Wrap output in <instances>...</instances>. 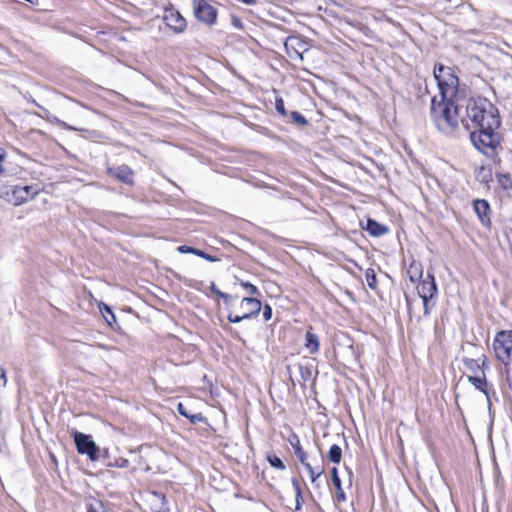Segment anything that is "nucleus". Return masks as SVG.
I'll return each instance as SVG.
<instances>
[{
  "label": "nucleus",
  "mask_w": 512,
  "mask_h": 512,
  "mask_svg": "<svg viewBox=\"0 0 512 512\" xmlns=\"http://www.w3.org/2000/svg\"><path fill=\"white\" fill-rule=\"evenodd\" d=\"M303 465L306 468V470L308 471L312 483H315L316 480L324 473L323 467L316 470L312 467V465L309 462H307Z\"/></svg>",
  "instance_id": "nucleus-27"
},
{
  "label": "nucleus",
  "mask_w": 512,
  "mask_h": 512,
  "mask_svg": "<svg viewBox=\"0 0 512 512\" xmlns=\"http://www.w3.org/2000/svg\"><path fill=\"white\" fill-rule=\"evenodd\" d=\"M0 379L3 380L2 386H5L6 382H7V378H6V372L3 368H0Z\"/></svg>",
  "instance_id": "nucleus-44"
},
{
  "label": "nucleus",
  "mask_w": 512,
  "mask_h": 512,
  "mask_svg": "<svg viewBox=\"0 0 512 512\" xmlns=\"http://www.w3.org/2000/svg\"><path fill=\"white\" fill-rule=\"evenodd\" d=\"M291 482H292V486L294 488L295 494L302 493V488H301V484H300L299 480L297 478L293 477L291 479Z\"/></svg>",
  "instance_id": "nucleus-41"
},
{
  "label": "nucleus",
  "mask_w": 512,
  "mask_h": 512,
  "mask_svg": "<svg viewBox=\"0 0 512 512\" xmlns=\"http://www.w3.org/2000/svg\"><path fill=\"white\" fill-rule=\"evenodd\" d=\"M487 408H488V412H489V415H490V418H491V426L493 425V421H494V413L492 411V403L490 404H487Z\"/></svg>",
  "instance_id": "nucleus-46"
},
{
  "label": "nucleus",
  "mask_w": 512,
  "mask_h": 512,
  "mask_svg": "<svg viewBox=\"0 0 512 512\" xmlns=\"http://www.w3.org/2000/svg\"><path fill=\"white\" fill-rule=\"evenodd\" d=\"M478 361L479 360H477V359H473V358H469V357H463L462 358V362H463L464 366L469 371L474 373V375H477V372L480 370V366L478 365Z\"/></svg>",
  "instance_id": "nucleus-25"
},
{
  "label": "nucleus",
  "mask_w": 512,
  "mask_h": 512,
  "mask_svg": "<svg viewBox=\"0 0 512 512\" xmlns=\"http://www.w3.org/2000/svg\"><path fill=\"white\" fill-rule=\"evenodd\" d=\"M218 2L214 0H192L195 18L202 24L212 27L217 23Z\"/></svg>",
  "instance_id": "nucleus-4"
},
{
  "label": "nucleus",
  "mask_w": 512,
  "mask_h": 512,
  "mask_svg": "<svg viewBox=\"0 0 512 512\" xmlns=\"http://www.w3.org/2000/svg\"><path fill=\"white\" fill-rule=\"evenodd\" d=\"M240 285L248 292L249 295L251 296H254V295H258L259 294V290L258 288L250 283V282H245V281H241L240 282Z\"/></svg>",
  "instance_id": "nucleus-34"
},
{
  "label": "nucleus",
  "mask_w": 512,
  "mask_h": 512,
  "mask_svg": "<svg viewBox=\"0 0 512 512\" xmlns=\"http://www.w3.org/2000/svg\"><path fill=\"white\" fill-rule=\"evenodd\" d=\"M406 302H407V305L409 306V299H408V297H406Z\"/></svg>",
  "instance_id": "nucleus-52"
},
{
  "label": "nucleus",
  "mask_w": 512,
  "mask_h": 512,
  "mask_svg": "<svg viewBox=\"0 0 512 512\" xmlns=\"http://www.w3.org/2000/svg\"><path fill=\"white\" fill-rule=\"evenodd\" d=\"M430 117L438 131L454 136L459 128V106L456 104L454 95L441 98L439 101L434 96L431 99Z\"/></svg>",
  "instance_id": "nucleus-2"
},
{
  "label": "nucleus",
  "mask_w": 512,
  "mask_h": 512,
  "mask_svg": "<svg viewBox=\"0 0 512 512\" xmlns=\"http://www.w3.org/2000/svg\"><path fill=\"white\" fill-rule=\"evenodd\" d=\"M466 115L478 127L469 134L473 146L483 154L494 153L501 144V136L496 131L501 126L498 108L484 97L470 98L466 104Z\"/></svg>",
  "instance_id": "nucleus-1"
},
{
  "label": "nucleus",
  "mask_w": 512,
  "mask_h": 512,
  "mask_svg": "<svg viewBox=\"0 0 512 512\" xmlns=\"http://www.w3.org/2000/svg\"><path fill=\"white\" fill-rule=\"evenodd\" d=\"M418 295L423 301L424 315H429V302L437 295L438 288L435 277L428 272L426 279L422 280L417 287Z\"/></svg>",
  "instance_id": "nucleus-8"
},
{
  "label": "nucleus",
  "mask_w": 512,
  "mask_h": 512,
  "mask_svg": "<svg viewBox=\"0 0 512 512\" xmlns=\"http://www.w3.org/2000/svg\"><path fill=\"white\" fill-rule=\"evenodd\" d=\"M467 381L478 391L487 392V387L490 383L487 381L486 375H467Z\"/></svg>",
  "instance_id": "nucleus-17"
},
{
  "label": "nucleus",
  "mask_w": 512,
  "mask_h": 512,
  "mask_svg": "<svg viewBox=\"0 0 512 512\" xmlns=\"http://www.w3.org/2000/svg\"><path fill=\"white\" fill-rule=\"evenodd\" d=\"M328 459L330 462L334 463V464H339L341 462V459H342V449L339 445L337 444H333L329 451H328V455H327Z\"/></svg>",
  "instance_id": "nucleus-22"
},
{
  "label": "nucleus",
  "mask_w": 512,
  "mask_h": 512,
  "mask_svg": "<svg viewBox=\"0 0 512 512\" xmlns=\"http://www.w3.org/2000/svg\"><path fill=\"white\" fill-rule=\"evenodd\" d=\"M473 208L475 213L477 214L481 223L486 226H491V218H490V205L485 199H476L473 201Z\"/></svg>",
  "instance_id": "nucleus-12"
},
{
  "label": "nucleus",
  "mask_w": 512,
  "mask_h": 512,
  "mask_svg": "<svg viewBox=\"0 0 512 512\" xmlns=\"http://www.w3.org/2000/svg\"><path fill=\"white\" fill-rule=\"evenodd\" d=\"M289 118H290L289 122L298 127H305V126L309 125V122L305 118V116L298 111H292L289 114Z\"/></svg>",
  "instance_id": "nucleus-23"
},
{
  "label": "nucleus",
  "mask_w": 512,
  "mask_h": 512,
  "mask_svg": "<svg viewBox=\"0 0 512 512\" xmlns=\"http://www.w3.org/2000/svg\"><path fill=\"white\" fill-rule=\"evenodd\" d=\"M290 444L293 448V451H294V454L295 456L298 458V460L302 463V464H305L307 463V454L306 452L302 449V446H301V443H300V440L299 438L294 435L293 436V439L290 440Z\"/></svg>",
  "instance_id": "nucleus-20"
},
{
  "label": "nucleus",
  "mask_w": 512,
  "mask_h": 512,
  "mask_svg": "<svg viewBox=\"0 0 512 512\" xmlns=\"http://www.w3.org/2000/svg\"><path fill=\"white\" fill-rule=\"evenodd\" d=\"M129 465V461L124 457L115 458L113 461H108L107 467L126 468Z\"/></svg>",
  "instance_id": "nucleus-30"
},
{
  "label": "nucleus",
  "mask_w": 512,
  "mask_h": 512,
  "mask_svg": "<svg viewBox=\"0 0 512 512\" xmlns=\"http://www.w3.org/2000/svg\"><path fill=\"white\" fill-rule=\"evenodd\" d=\"M295 501H296L295 510H296V511L301 510L302 505H303V503H304V499H303V495H302V493H300V494H295Z\"/></svg>",
  "instance_id": "nucleus-40"
},
{
  "label": "nucleus",
  "mask_w": 512,
  "mask_h": 512,
  "mask_svg": "<svg viewBox=\"0 0 512 512\" xmlns=\"http://www.w3.org/2000/svg\"><path fill=\"white\" fill-rule=\"evenodd\" d=\"M100 457L111 461L108 449H104L102 453L100 452Z\"/></svg>",
  "instance_id": "nucleus-47"
},
{
  "label": "nucleus",
  "mask_w": 512,
  "mask_h": 512,
  "mask_svg": "<svg viewBox=\"0 0 512 512\" xmlns=\"http://www.w3.org/2000/svg\"><path fill=\"white\" fill-rule=\"evenodd\" d=\"M240 2L246 4V5H254L256 4V0H239Z\"/></svg>",
  "instance_id": "nucleus-48"
},
{
  "label": "nucleus",
  "mask_w": 512,
  "mask_h": 512,
  "mask_svg": "<svg viewBox=\"0 0 512 512\" xmlns=\"http://www.w3.org/2000/svg\"><path fill=\"white\" fill-rule=\"evenodd\" d=\"M163 20L165 24L175 33H182L187 27L186 19L178 10L173 8L165 10Z\"/></svg>",
  "instance_id": "nucleus-9"
},
{
  "label": "nucleus",
  "mask_w": 512,
  "mask_h": 512,
  "mask_svg": "<svg viewBox=\"0 0 512 512\" xmlns=\"http://www.w3.org/2000/svg\"><path fill=\"white\" fill-rule=\"evenodd\" d=\"M275 110L278 114H280L283 117L288 116V113L285 109L284 100L282 97H276L275 98Z\"/></svg>",
  "instance_id": "nucleus-33"
},
{
  "label": "nucleus",
  "mask_w": 512,
  "mask_h": 512,
  "mask_svg": "<svg viewBox=\"0 0 512 512\" xmlns=\"http://www.w3.org/2000/svg\"><path fill=\"white\" fill-rule=\"evenodd\" d=\"M76 450L81 455H86L89 460L95 462L100 459V448L89 434L82 433L78 430H72Z\"/></svg>",
  "instance_id": "nucleus-5"
},
{
  "label": "nucleus",
  "mask_w": 512,
  "mask_h": 512,
  "mask_svg": "<svg viewBox=\"0 0 512 512\" xmlns=\"http://www.w3.org/2000/svg\"><path fill=\"white\" fill-rule=\"evenodd\" d=\"M99 310L111 329L114 331H119L121 329L119 323L117 322L116 316L109 305L105 304L104 302H100Z\"/></svg>",
  "instance_id": "nucleus-15"
},
{
  "label": "nucleus",
  "mask_w": 512,
  "mask_h": 512,
  "mask_svg": "<svg viewBox=\"0 0 512 512\" xmlns=\"http://www.w3.org/2000/svg\"><path fill=\"white\" fill-rule=\"evenodd\" d=\"M261 301L255 297H244L241 300L240 309L241 315H234L232 311L227 314V319L230 323H240L243 320H249L259 315L261 311Z\"/></svg>",
  "instance_id": "nucleus-7"
},
{
  "label": "nucleus",
  "mask_w": 512,
  "mask_h": 512,
  "mask_svg": "<svg viewBox=\"0 0 512 512\" xmlns=\"http://www.w3.org/2000/svg\"><path fill=\"white\" fill-rule=\"evenodd\" d=\"M263 318L265 321H269L272 318V308L266 304L263 309Z\"/></svg>",
  "instance_id": "nucleus-39"
},
{
  "label": "nucleus",
  "mask_w": 512,
  "mask_h": 512,
  "mask_svg": "<svg viewBox=\"0 0 512 512\" xmlns=\"http://www.w3.org/2000/svg\"><path fill=\"white\" fill-rule=\"evenodd\" d=\"M487 408H488V412H489V415H490V418H491V426L493 425V421H494V413L492 411V403L490 404H487Z\"/></svg>",
  "instance_id": "nucleus-45"
},
{
  "label": "nucleus",
  "mask_w": 512,
  "mask_h": 512,
  "mask_svg": "<svg viewBox=\"0 0 512 512\" xmlns=\"http://www.w3.org/2000/svg\"><path fill=\"white\" fill-rule=\"evenodd\" d=\"M305 347L310 353L314 354L319 351L320 342L318 336L309 328L305 334Z\"/></svg>",
  "instance_id": "nucleus-19"
},
{
  "label": "nucleus",
  "mask_w": 512,
  "mask_h": 512,
  "mask_svg": "<svg viewBox=\"0 0 512 512\" xmlns=\"http://www.w3.org/2000/svg\"><path fill=\"white\" fill-rule=\"evenodd\" d=\"M330 474H331L332 484L337 491L336 500L338 502H344L346 500V495L342 488V482H341V479L338 474V469L336 467H333L330 471Z\"/></svg>",
  "instance_id": "nucleus-16"
},
{
  "label": "nucleus",
  "mask_w": 512,
  "mask_h": 512,
  "mask_svg": "<svg viewBox=\"0 0 512 512\" xmlns=\"http://www.w3.org/2000/svg\"><path fill=\"white\" fill-rule=\"evenodd\" d=\"M407 273L412 283L418 282L423 274L422 265L416 262L411 263Z\"/></svg>",
  "instance_id": "nucleus-21"
},
{
  "label": "nucleus",
  "mask_w": 512,
  "mask_h": 512,
  "mask_svg": "<svg viewBox=\"0 0 512 512\" xmlns=\"http://www.w3.org/2000/svg\"><path fill=\"white\" fill-rule=\"evenodd\" d=\"M10 191L15 200V204L19 205L24 202H27L30 199H33L38 193L39 189L33 185H25V186H11Z\"/></svg>",
  "instance_id": "nucleus-10"
},
{
  "label": "nucleus",
  "mask_w": 512,
  "mask_h": 512,
  "mask_svg": "<svg viewBox=\"0 0 512 512\" xmlns=\"http://www.w3.org/2000/svg\"><path fill=\"white\" fill-rule=\"evenodd\" d=\"M477 360H479L478 365L480 366V371L482 374H485V371L489 369V362L487 357L484 354H481Z\"/></svg>",
  "instance_id": "nucleus-36"
},
{
  "label": "nucleus",
  "mask_w": 512,
  "mask_h": 512,
  "mask_svg": "<svg viewBox=\"0 0 512 512\" xmlns=\"http://www.w3.org/2000/svg\"><path fill=\"white\" fill-rule=\"evenodd\" d=\"M53 123H56L59 127L63 128V129H67V130H78L77 128L67 124L66 122L58 119L57 117H54V119L52 120Z\"/></svg>",
  "instance_id": "nucleus-37"
},
{
  "label": "nucleus",
  "mask_w": 512,
  "mask_h": 512,
  "mask_svg": "<svg viewBox=\"0 0 512 512\" xmlns=\"http://www.w3.org/2000/svg\"><path fill=\"white\" fill-rule=\"evenodd\" d=\"M87 512H107L104 503L101 500L93 499L86 505Z\"/></svg>",
  "instance_id": "nucleus-24"
},
{
  "label": "nucleus",
  "mask_w": 512,
  "mask_h": 512,
  "mask_svg": "<svg viewBox=\"0 0 512 512\" xmlns=\"http://www.w3.org/2000/svg\"><path fill=\"white\" fill-rule=\"evenodd\" d=\"M108 175L118 181L132 186L134 184V171L128 165H119L107 169Z\"/></svg>",
  "instance_id": "nucleus-11"
},
{
  "label": "nucleus",
  "mask_w": 512,
  "mask_h": 512,
  "mask_svg": "<svg viewBox=\"0 0 512 512\" xmlns=\"http://www.w3.org/2000/svg\"><path fill=\"white\" fill-rule=\"evenodd\" d=\"M266 459L273 468L278 469V470L286 469L284 462L275 454H268L266 456Z\"/></svg>",
  "instance_id": "nucleus-26"
},
{
  "label": "nucleus",
  "mask_w": 512,
  "mask_h": 512,
  "mask_svg": "<svg viewBox=\"0 0 512 512\" xmlns=\"http://www.w3.org/2000/svg\"><path fill=\"white\" fill-rule=\"evenodd\" d=\"M361 228L367 231L373 237H381L389 232V227L377 222L375 219L368 218L366 224L360 223Z\"/></svg>",
  "instance_id": "nucleus-13"
},
{
  "label": "nucleus",
  "mask_w": 512,
  "mask_h": 512,
  "mask_svg": "<svg viewBox=\"0 0 512 512\" xmlns=\"http://www.w3.org/2000/svg\"><path fill=\"white\" fill-rule=\"evenodd\" d=\"M298 369L300 372V376L304 382H308L311 380L312 368L310 366H305V365L299 364Z\"/></svg>",
  "instance_id": "nucleus-29"
},
{
  "label": "nucleus",
  "mask_w": 512,
  "mask_h": 512,
  "mask_svg": "<svg viewBox=\"0 0 512 512\" xmlns=\"http://www.w3.org/2000/svg\"><path fill=\"white\" fill-rule=\"evenodd\" d=\"M177 412L187 418L191 424L205 423L207 424V418L202 413H192L185 404L179 402L177 404Z\"/></svg>",
  "instance_id": "nucleus-14"
},
{
  "label": "nucleus",
  "mask_w": 512,
  "mask_h": 512,
  "mask_svg": "<svg viewBox=\"0 0 512 512\" xmlns=\"http://www.w3.org/2000/svg\"><path fill=\"white\" fill-rule=\"evenodd\" d=\"M498 182L504 189L512 190V178L510 174H500L498 176Z\"/></svg>",
  "instance_id": "nucleus-32"
},
{
  "label": "nucleus",
  "mask_w": 512,
  "mask_h": 512,
  "mask_svg": "<svg viewBox=\"0 0 512 512\" xmlns=\"http://www.w3.org/2000/svg\"><path fill=\"white\" fill-rule=\"evenodd\" d=\"M231 24L235 28L240 29V30H242L244 28V24H243L242 20L236 15H231Z\"/></svg>",
  "instance_id": "nucleus-38"
},
{
  "label": "nucleus",
  "mask_w": 512,
  "mask_h": 512,
  "mask_svg": "<svg viewBox=\"0 0 512 512\" xmlns=\"http://www.w3.org/2000/svg\"><path fill=\"white\" fill-rule=\"evenodd\" d=\"M158 495L161 497L162 501H166V496L164 494H158Z\"/></svg>",
  "instance_id": "nucleus-50"
},
{
  "label": "nucleus",
  "mask_w": 512,
  "mask_h": 512,
  "mask_svg": "<svg viewBox=\"0 0 512 512\" xmlns=\"http://www.w3.org/2000/svg\"><path fill=\"white\" fill-rule=\"evenodd\" d=\"M461 123H463V124H464V126H465V129H466V130H468V129H469V126L465 123V120H464V119H462V120H461Z\"/></svg>",
  "instance_id": "nucleus-49"
},
{
  "label": "nucleus",
  "mask_w": 512,
  "mask_h": 512,
  "mask_svg": "<svg viewBox=\"0 0 512 512\" xmlns=\"http://www.w3.org/2000/svg\"><path fill=\"white\" fill-rule=\"evenodd\" d=\"M487 392H482L485 396H486V399H487V404H490L492 403V399L495 398L497 400V393H496V390L494 388V386L492 384H490L488 387H487Z\"/></svg>",
  "instance_id": "nucleus-35"
},
{
  "label": "nucleus",
  "mask_w": 512,
  "mask_h": 512,
  "mask_svg": "<svg viewBox=\"0 0 512 512\" xmlns=\"http://www.w3.org/2000/svg\"><path fill=\"white\" fill-rule=\"evenodd\" d=\"M493 349L497 359L508 365L512 361V331H499L493 341Z\"/></svg>",
  "instance_id": "nucleus-6"
},
{
  "label": "nucleus",
  "mask_w": 512,
  "mask_h": 512,
  "mask_svg": "<svg viewBox=\"0 0 512 512\" xmlns=\"http://www.w3.org/2000/svg\"><path fill=\"white\" fill-rule=\"evenodd\" d=\"M178 251L180 253H192V254H195L209 262H216L218 261L219 259L216 257V256H213V255H210L208 253H206L205 251L203 250H200V249H197V248H194L192 246H187V245H181L178 247Z\"/></svg>",
  "instance_id": "nucleus-18"
},
{
  "label": "nucleus",
  "mask_w": 512,
  "mask_h": 512,
  "mask_svg": "<svg viewBox=\"0 0 512 512\" xmlns=\"http://www.w3.org/2000/svg\"><path fill=\"white\" fill-rule=\"evenodd\" d=\"M210 290L216 295L218 296L219 298L221 297V295L224 293L222 292L221 290L218 289V287L216 286V284L214 282H211V285H210Z\"/></svg>",
  "instance_id": "nucleus-42"
},
{
  "label": "nucleus",
  "mask_w": 512,
  "mask_h": 512,
  "mask_svg": "<svg viewBox=\"0 0 512 512\" xmlns=\"http://www.w3.org/2000/svg\"><path fill=\"white\" fill-rule=\"evenodd\" d=\"M434 77L437 81V86L441 98L445 99L450 95L457 96L459 89V78L455 74L453 68L436 63L433 70Z\"/></svg>",
  "instance_id": "nucleus-3"
},
{
  "label": "nucleus",
  "mask_w": 512,
  "mask_h": 512,
  "mask_svg": "<svg viewBox=\"0 0 512 512\" xmlns=\"http://www.w3.org/2000/svg\"><path fill=\"white\" fill-rule=\"evenodd\" d=\"M365 277L369 288L375 290L377 288V276L374 269L368 268L365 272Z\"/></svg>",
  "instance_id": "nucleus-28"
},
{
  "label": "nucleus",
  "mask_w": 512,
  "mask_h": 512,
  "mask_svg": "<svg viewBox=\"0 0 512 512\" xmlns=\"http://www.w3.org/2000/svg\"><path fill=\"white\" fill-rule=\"evenodd\" d=\"M346 469H347V471L349 472V474L351 475V474H352V471H351L348 467H346Z\"/></svg>",
  "instance_id": "nucleus-51"
},
{
  "label": "nucleus",
  "mask_w": 512,
  "mask_h": 512,
  "mask_svg": "<svg viewBox=\"0 0 512 512\" xmlns=\"http://www.w3.org/2000/svg\"><path fill=\"white\" fill-rule=\"evenodd\" d=\"M226 331H229L231 336L234 338V339H237V340H241V337L239 335V333L237 331H233L232 328H224Z\"/></svg>",
  "instance_id": "nucleus-43"
},
{
  "label": "nucleus",
  "mask_w": 512,
  "mask_h": 512,
  "mask_svg": "<svg viewBox=\"0 0 512 512\" xmlns=\"http://www.w3.org/2000/svg\"><path fill=\"white\" fill-rule=\"evenodd\" d=\"M220 298L224 300L226 309L229 312L232 311L231 308L234 306V303L238 299V296H234L224 292Z\"/></svg>",
  "instance_id": "nucleus-31"
}]
</instances>
